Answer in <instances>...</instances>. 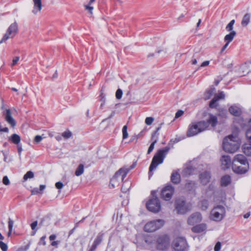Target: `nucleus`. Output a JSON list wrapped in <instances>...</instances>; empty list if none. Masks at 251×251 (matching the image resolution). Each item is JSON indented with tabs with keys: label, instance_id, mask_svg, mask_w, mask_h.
Wrapping results in <instances>:
<instances>
[{
	"label": "nucleus",
	"instance_id": "1",
	"mask_svg": "<svg viewBox=\"0 0 251 251\" xmlns=\"http://www.w3.org/2000/svg\"><path fill=\"white\" fill-rule=\"evenodd\" d=\"M217 123V117L212 114H209L206 121H202L190 125L187 135L188 137H191L206 130H210L216 126Z\"/></svg>",
	"mask_w": 251,
	"mask_h": 251
},
{
	"label": "nucleus",
	"instance_id": "2",
	"mask_svg": "<svg viewBox=\"0 0 251 251\" xmlns=\"http://www.w3.org/2000/svg\"><path fill=\"white\" fill-rule=\"evenodd\" d=\"M217 123V117L212 114H209L206 121H202L190 125L187 135L188 137H191L206 130H210L216 126Z\"/></svg>",
	"mask_w": 251,
	"mask_h": 251
},
{
	"label": "nucleus",
	"instance_id": "3",
	"mask_svg": "<svg viewBox=\"0 0 251 251\" xmlns=\"http://www.w3.org/2000/svg\"><path fill=\"white\" fill-rule=\"evenodd\" d=\"M146 242L151 248L154 247L158 250L164 251L169 248L170 239L168 235L162 234L155 236L153 238H149L146 240Z\"/></svg>",
	"mask_w": 251,
	"mask_h": 251
},
{
	"label": "nucleus",
	"instance_id": "4",
	"mask_svg": "<svg viewBox=\"0 0 251 251\" xmlns=\"http://www.w3.org/2000/svg\"><path fill=\"white\" fill-rule=\"evenodd\" d=\"M240 142L236 136L229 135L223 140V148L224 150L229 153H234L239 148Z\"/></svg>",
	"mask_w": 251,
	"mask_h": 251
},
{
	"label": "nucleus",
	"instance_id": "5",
	"mask_svg": "<svg viewBox=\"0 0 251 251\" xmlns=\"http://www.w3.org/2000/svg\"><path fill=\"white\" fill-rule=\"evenodd\" d=\"M169 150L170 147H166L158 151L152 159L149 168L150 172L155 170L158 165L163 163L164 159Z\"/></svg>",
	"mask_w": 251,
	"mask_h": 251
},
{
	"label": "nucleus",
	"instance_id": "6",
	"mask_svg": "<svg viewBox=\"0 0 251 251\" xmlns=\"http://www.w3.org/2000/svg\"><path fill=\"white\" fill-rule=\"evenodd\" d=\"M225 215V207L221 205H217L211 210L209 217L212 221L220 222L224 218Z\"/></svg>",
	"mask_w": 251,
	"mask_h": 251
},
{
	"label": "nucleus",
	"instance_id": "7",
	"mask_svg": "<svg viewBox=\"0 0 251 251\" xmlns=\"http://www.w3.org/2000/svg\"><path fill=\"white\" fill-rule=\"evenodd\" d=\"M176 209L178 214H184L191 209V205L184 199H179L176 201Z\"/></svg>",
	"mask_w": 251,
	"mask_h": 251
},
{
	"label": "nucleus",
	"instance_id": "8",
	"mask_svg": "<svg viewBox=\"0 0 251 251\" xmlns=\"http://www.w3.org/2000/svg\"><path fill=\"white\" fill-rule=\"evenodd\" d=\"M164 224V221L161 219L151 221L145 225L144 230L148 232H154L160 228Z\"/></svg>",
	"mask_w": 251,
	"mask_h": 251
},
{
	"label": "nucleus",
	"instance_id": "9",
	"mask_svg": "<svg viewBox=\"0 0 251 251\" xmlns=\"http://www.w3.org/2000/svg\"><path fill=\"white\" fill-rule=\"evenodd\" d=\"M174 251H187L188 245L185 238L177 237L175 239L173 243Z\"/></svg>",
	"mask_w": 251,
	"mask_h": 251
},
{
	"label": "nucleus",
	"instance_id": "10",
	"mask_svg": "<svg viewBox=\"0 0 251 251\" xmlns=\"http://www.w3.org/2000/svg\"><path fill=\"white\" fill-rule=\"evenodd\" d=\"M122 171V169H120L111 178L109 184L111 188H114L119 186L120 183L123 181L126 176V172L123 173Z\"/></svg>",
	"mask_w": 251,
	"mask_h": 251
},
{
	"label": "nucleus",
	"instance_id": "11",
	"mask_svg": "<svg viewBox=\"0 0 251 251\" xmlns=\"http://www.w3.org/2000/svg\"><path fill=\"white\" fill-rule=\"evenodd\" d=\"M147 209L154 213L158 212L161 208L160 203L157 197H153L150 199L146 203Z\"/></svg>",
	"mask_w": 251,
	"mask_h": 251
},
{
	"label": "nucleus",
	"instance_id": "12",
	"mask_svg": "<svg viewBox=\"0 0 251 251\" xmlns=\"http://www.w3.org/2000/svg\"><path fill=\"white\" fill-rule=\"evenodd\" d=\"M18 31V25L14 22L10 25L8 28L6 32L2 38V42H5L7 40L13 38L17 33Z\"/></svg>",
	"mask_w": 251,
	"mask_h": 251
},
{
	"label": "nucleus",
	"instance_id": "13",
	"mask_svg": "<svg viewBox=\"0 0 251 251\" xmlns=\"http://www.w3.org/2000/svg\"><path fill=\"white\" fill-rule=\"evenodd\" d=\"M174 188L170 185L165 187L161 191V197L165 201L170 200L174 193Z\"/></svg>",
	"mask_w": 251,
	"mask_h": 251
},
{
	"label": "nucleus",
	"instance_id": "14",
	"mask_svg": "<svg viewBox=\"0 0 251 251\" xmlns=\"http://www.w3.org/2000/svg\"><path fill=\"white\" fill-rule=\"evenodd\" d=\"M211 175L210 172L204 171L201 172L199 175V180L202 185H206L210 181Z\"/></svg>",
	"mask_w": 251,
	"mask_h": 251
},
{
	"label": "nucleus",
	"instance_id": "15",
	"mask_svg": "<svg viewBox=\"0 0 251 251\" xmlns=\"http://www.w3.org/2000/svg\"><path fill=\"white\" fill-rule=\"evenodd\" d=\"M202 220L201 214L198 212H196L191 214L188 218L187 223L189 225H194L197 223H200Z\"/></svg>",
	"mask_w": 251,
	"mask_h": 251
},
{
	"label": "nucleus",
	"instance_id": "16",
	"mask_svg": "<svg viewBox=\"0 0 251 251\" xmlns=\"http://www.w3.org/2000/svg\"><path fill=\"white\" fill-rule=\"evenodd\" d=\"M232 167L233 171L235 173L239 174H243L247 172L248 169V165L244 166L240 164L239 165L237 163H232Z\"/></svg>",
	"mask_w": 251,
	"mask_h": 251
},
{
	"label": "nucleus",
	"instance_id": "17",
	"mask_svg": "<svg viewBox=\"0 0 251 251\" xmlns=\"http://www.w3.org/2000/svg\"><path fill=\"white\" fill-rule=\"evenodd\" d=\"M5 121L12 126L14 127L16 125V122L12 117V113L9 109L6 110L5 112L3 113Z\"/></svg>",
	"mask_w": 251,
	"mask_h": 251
},
{
	"label": "nucleus",
	"instance_id": "18",
	"mask_svg": "<svg viewBox=\"0 0 251 251\" xmlns=\"http://www.w3.org/2000/svg\"><path fill=\"white\" fill-rule=\"evenodd\" d=\"M232 163L239 164L240 165L244 166H246V165H248L246 157L242 154L236 155L234 157L232 161Z\"/></svg>",
	"mask_w": 251,
	"mask_h": 251
},
{
	"label": "nucleus",
	"instance_id": "19",
	"mask_svg": "<svg viewBox=\"0 0 251 251\" xmlns=\"http://www.w3.org/2000/svg\"><path fill=\"white\" fill-rule=\"evenodd\" d=\"M197 187V183L194 180H187L184 189L189 192H194Z\"/></svg>",
	"mask_w": 251,
	"mask_h": 251
},
{
	"label": "nucleus",
	"instance_id": "20",
	"mask_svg": "<svg viewBox=\"0 0 251 251\" xmlns=\"http://www.w3.org/2000/svg\"><path fill=\"white\" fill-rule=\"evenodd\" d=\"M225 98V94L223 92H221L218 95L215 96L209 103V107L210 108H215L217 106L216 102L220 99Z\"/></svg>",
	"mask_w": 251,
	"mask_h": 251
},
{
	"label": "nucleus",
	"instance_id": "21",
	"mask_svg": "<svg viewBox=\"0 0 251 251\" xmlns=\"http://www.w3.org/2000/svg\"><path fill=\"white\" fill-rule=\"evenodd\" d=\"M221 165L223 169H226L229 168L231 165V160L229 156L223 155L221 159Z\"/></svg>",
	"mask_w": 251,
	"mask_h": 251
},
{
	"label": "nucleus",
	"instance_id": "22",
	"mask_svg": "<svg viewBox=\"0 0 251 251\" xmlns=\"http://www.w3.org/2000/svg\"><path fill=\"white\" fill-rule=\"evenodd\" d=\"M228 110L231 114L236 117L239 116L242 113L241 108L235 105L231 106Z\"/></svg>",
	"mask_w": 251,
	"mask_h": 251
},
{
	"label": "nucleus",
	"instance_id": "23",
	"mask_svg": "<svg viewBox=\"0 0 251 251\" xmlns=\"http://www.w3.org/2000/svg\"><path fill=\"white\" fill-rule=\"evenodd\" d=\"M102 240V234H99L95 238L92 246L91 247L90 251H94L96 250L97 246L101 243Z\"/></svg>",
	"mask_w": 251,
	"mask_h": 251
},
{
	"label": "nucleus",
	"instance_id": "24",
	"mask_svg": "<svg viewBox=\"0 0 251 251\" xmlns=\"http://www.w3.org/2000/svg\"><path fill=\"white\" fill-rule=\"evenodd\" d=\"M206 228V224H201L193 227L192 228V230L193 232L195 233H200L205 230Z\"/></svg>",
	"mask_w": 251,
	"mask_h": 251
},
{
	"label": "nucleus",
	"instance_id": "25",
	"mask_svg": "<svg viewBox=\"0 0 251 251\" xmlns=\"http://www.w3.org/2000/svg\"><path fill=\"white\" fill-rule=\"evenodd\" d=\"M34 2V8L32 12L36 14L40 11L42 8V2L41 0H33Z\"/></svg>",
	"mask_w": 251,
	"mask_h": 251
},
{
	"label": "nucleus",
	"instance_id": "26",
	"mask_svg": "<svg viewBox=\"0 0 251 251\" xmlns=\"http://www.w3.org/2000/svg\"><path fill=\"white\" fill-rule=\"evenodd\" d=\"M172 182L174 184H178L180 182V176L176 172H173L171 177Z\"/></svg>",
	"mask_w": 251,
	"mask_h": 251
},
{
	"label": "nucleus",
	"instance_id": "27",
	"mask_svg": "<svg viewBox=\"0 0 251 251\" xmlns=\"http://www.w3.org/2000/svg\"><path fill=\"white\" fill-rule=\"evenodd\" d=\"M230 182L231 178L228 175H225L221 178V184L222 186H227Z\"/></svg>",
	"mask_w": 251,
	"mask_h": 251
},
{
	"label": "nucleus",
	"instance_id": "28",
	"mask_svg": "<svg viewBox=\"0 0 251 251\" xmlns=\"http://www.w3.org/2000/svg\"><path fill=\"white\" fill-rule=\"evenodd\" d=\"M194 169L192 166H188L184 168L182 171V175L184 176H188L193 174Z\"/></svg>",
	"mask_w": 251,
	"mask_h": 251
},
{
	"label": "nucleus",
	"instance_id": "29",
	"mask_svg": "<svg viewBox=\"0 0 251 251\" xmlns=\"http://www.w3.org/2000/svg\"><path fill=\"white\" fill-rule=\"evenodd\" d=\"M236 34V32L235 31H232L229 34L226 35L225 36L224 40L227 43H229L231 42L233 39L234 37L235 36Z\"/></svg>",
	"mask_w": 251,
	"mask_h": 251
},
{
	"label": "nucleus",
	"instance_id": "30",
	"mask_svg": "<svg viewBox=\"0 0 251 251\" xmlns=\"http://www.w3.org/2000/svg\"><path fill=\"white\" fill-rule=\"evenodd\" d=\"M243 150L247 155H251V143H246L243 145Z\"/></svg>",
	"mask_w": 251,
	"mask_h": 251
},
{
	"label": "nucleus",
	"instance_id": "31",
	"mask_svg": "<svg viewBox=\"0 0 251 251\" xmlns=\"http://www.w3.org/2000/svg\"><path fill=\"white\" fill-rule=\"evenodd\" d=\"M199 206L202 210H206L209 206L208 201L206 200H202L200 201Z\"/></svg>",
	"mask_w": 251,
	"mask_h": 251
},
{
	"label": "nucleus",
	"instance_id": "32",
	"mask_svg": "<svg viewBox=\"0 0 251 251\" xmlns=\"http://www.w3.org/2000/svg\"><path fill=\"white\" fill-rule=\"evenodd\" d=\"M250 14L249 13L246 14L242 20L241 25L243 26H246L250 22Z\"/></svg>",
	"mask_w": 251,
	"mask_h": 251
},
{
	"label": "nucleus",
	"instance_id": "33",
	"mask_svg": "<svg viewBox=\"0 0 251 251\" xmlns=\"http://www.w3.org/2000/svg\"><path fill=\"white\" fill-rule=\"evenodd\" d=\"M131 183L129 181H125L121 188V191L124 193L127 192L130 188Z\"/></svg>",
	"mask_w": 251,
	"mask_h": 251
},
{
	"label": "nucleus",
	"instance_id": "34",
	"mask_svg": "<svg viewBox=\"0 0 251 251\" xmlns=\"http://www.w3.org/2000/svg\"><path fill=\"white\" fill-rule=\"evenodd\" d=\"M215 88H211L207 91H206L203 96V99L205 100H207L209 99L212 95H213L214 92L215 91Z\"/></svg>",
	"mask_w": 251,
	"mask_h": 251
},
{
	"label": "nucleus",
	"instance_id": "35",
	"mask_svg": "<svg viewBox=\"0 0 251 251\" xmlns=\"http://www.w3.org/2000/svg\"><path fill=\"white\" fill-rule=\"evenodd\" d=\"M12 142L16 145H18L21 141V137L17 134H13L11 137Z\"/></svg>",
	"mask_w": 251,
	"mask_h": 251
},
{
	"label": "nucleus",
	"instance_id": "36",
	"mask_svg": "<svg viewBox=\"0 0 251 251\" xmlns=\"http://www.w3.org/2000/svg\"><path fill=\"white\" fill-rule=\"evenodd\" d=\"M83 172L84 165L82 164H79L75 172V175L76 176H79L81 175L83 173Z\"/></svg>",
	"mask_w": 251,
	"mask_h": 251
},
{
	"label": "nucleus",
	"instance_id": "37",
	"mask_svg": "<svg viewBox=\"0 0 251 251\" xmlns=\"http://www.w3.org/2000/svg\"><path fill=\"white\" fill-rule=\"evenodd\" d=\"M14 225V222L10 218L8 219V232L7 233L8 236H10L12 231V228Z\"/></svg>",
	"mask_w": 251,
	"mask_h": 251
},
{
	"label": "nucleus",
	"instance_id": "38",
	"mask_svg": "<svg viewBox=\"0 0 251 251\" xmlns=\"http://www.w3.org/2000/svg\"><path fill=\"white\" fill-rule=\"evenodd\" d=\"M249 128L247 129L246 131V136L250 142L251 143V118L249 121Z\"/></svg>",
	"mask_w": 251,
	"mask_h": 251
},
{
	"label": "nucleus",
	"instance_id": "39",
	"mask_svg": "<svg viewBox=\"0 0 251 251\" xmlns=\"http://www.w3.org/2000/svg\"><path fill=\"white\" fill-rule=\"evenodd\" d=\"M157 140H158L157 137H155V138L153 140H152L153 141V142L151 144L150 146L149 147V148L148 149V152H147L148 154H150L152 151V150L154 149V145L157 142Z\"/></svg>",
	"mask_w": 251,
	"mask_h": 251
},
{
	"label": "nucleus",
	"instance_id": "40",
	"mask_svg": "<svg viewBox=\"0 0 251 251\" xmlns=\"http://www.w3.org/2000/svg\"><path fill=\"white\" fill-rule=\"evenodd\" d=\"M235 23V20H231L226 26V29L227 31H233V25Z\"/></svg>",
	"mask_w": 251,
	"mask_h": 251
},
{
	"label": "nucleus",
	"instance_id": "41",
	"mask_svg": "<svg viewBox=\"0 0 251 251\" xmlns=\"http://www.w3.org/2000/svg\"><path fill=\"white\" fill-rule=\"evenodd\" d=\"M34 177V173L32 171H28L24 176V180L26 181L28 178H32Z\"/></svg>",
	"mask_w": 251,
	"mask_h": 251
},
{
	"label": "nucleus",
	"instance_id": "42",
	"mask_svg": "<svg viewBox=\"0 0 251 251\" xmlns=\"http://www.w3.org/2000/svg\"><path fill=\"white\" fill-rule=\"evenodd\" d=\"M136 165V162H134L132 165H131L129 168H121L120 169H122V172L123 173L126 172V175L128 173V172L131 170V169H133Z\"/></svg>",
	"mask_w": 251,
	"mask_h": 251
},
{
	"label": "nucleus",
	"instance_id": "43",
	"mask_svg": "<svg viewBox=\"0 0 251 251\" xmlns=\"http://www.w3.org/2000/svg\"><path fill=\"white\" fill-rule=\"evenodd\" d=\"M127 126L126 125H125L123 126L122 129V132H123V139H125L127 138L128 137V133L127 132Z\"/></svg>",
	"mask_w": 251,
	"mask_h": 251
},
{
	"label": "nucleus",
	"instance_id": "44",
	"mask_svg": "<svg viewBox=\"0 0 251 251\" xmlns=\"http://www.w3.org/2000/svg\"><path fill=\"white\" fill-rule=\"evenodd\" d=\"M72 134L69 130L66 131L62 133V136L65 139L70 138Z\"/></svg>",
	"mask_w": 251,
	"mask_h": 251
},
{
	"label": "nucleus",
	"instance_id": "45",
	"mask_svg": "<svg viewBox=\"0 0 251 251\" xmlns=\"http://www.w3.org/2000/svg\"><path fill=\"white\" fill-rule=\"evenodd\" d=\"M153 121L154 118L151 117H147L145 119V123L148 126L151 125Z\"/></svg>",
	"mask_w": 251,
	"mask_h": 251
},
{
	"label": "nucleus",
	"instance_id": "46",
	"mask_svg": "<svg viewBox=\"0 0 251 251\" xmlns=\"http://www.w3.org/2000/svg\"><path fill=\"white\" fill-rule=\"evenodd\" d=\"M123 95V91L121 89H118L116 92V97L119 100L122 98Z\"/></svg>",
	"mask_w": 251,
	"mask_h": 251
},
{
	"label": "nucleus",
	"instance_id": "47",
	"mask_svg": "<svg viewBox=\"0 0 251 251\" xmlns=\"http://www.w3.org/2000/svg\"><path fill=\"white\" fill-rule=\"evenodd\" d=\"M0 248L2 251L7 250V245L2 241H0Z\"/></svg>",
	"mask_w": 251,
	"mask_h": 251
},
{
	"label": "nucleus",
	"instance_id": "48",
	"mask_svg": "<svg viewBox=\"0 0 251 251\" xmlns=\"http://www.w3.org/2000/svg\"><path fill=\"white\" fill-rule=\"evenodd\" d=\"M160 128H161V126L157 127L156 128V130L153 132V133L152 134V136H151V140H153L156 137H158V132L160 129Z\"/></svg>",
	"mask_w": 251,
	"mask_h": 251
},
{
	"label": "nucleus",
	"instance_id": "49",
	"mask_svg": "<svg viewBox=\"0 0 251 251\" xmlns=\"http://www.w3.org/2000/svg\"><path fill=\"white\" fill-rule=\"evenodd\" d=\"M43 137L40 135H36L34 138V141L36 143H39L43 139Z\"/></svg>",
	"mask_w": 251,
	"mask_h": 251
},
{
	"label": "nucleus",
	"instance_id": "50",
	"mask_svg": "<svg viewBox=\"0 0 251 251\" xmlns=\"http://www.w3.org/2000/svg\"><path fill=\"white\" fill-rule=\"evenodd\" d=\"M2 182L4 185H8L10 183L9 180L7 176H4L2 179Z\"/></svg>",
	"mask_w": 251,
	"mask_h": 251
},
{
	"label": "nucleus",
	"instance_id": "51",
	"mask_svg": "<svg viewBox=\"0 0 251 251\" xmlns=\"http://www.w3.org/2000/svg\"><path fill=\"white\" fill-rule=\"evenodd\" d=\"M221 248V244L220 242H218L215 247H214V251H219Z\"/></svg>",
	"mask_w": 251,
	"mask_h": 251
},
{
	"label": "nucleus",
	"instance_id": "52",
	"mask_svg": "<svg viewBox=\"0 0 251 251\" xmlns=\"http://www.w3.org/2000/svg\"><path fill=\"white\" fill-rule=\"evenodd\" d=\"M55 187L58 189H60L63 188V184L61 182H57L55 183Z\"/></svg>",
	"mask_w": 251,
	"mask_h": 251
},
{
	"label": "nucleus",
	"instance_id": "53",
	"mask_svg": "<svg viewBox=\"0 0 251 251\" xmlns=\"http://www.w3.org/2000/svg\"><path fill=\"white\" fill-rule=\"evenodd\" d=\"M184 113V112L182 110H178L176 114L175 118H178L182 116Z\"/></svg>",
	"mask_w": 251,
	"mask_h": 251
},
{
	"label": "nucleus",
	"instance_id": "54",
	"mask_svg": "<svg viewBox=\"0 0 251 251\" xmlns=\"http://www.w3.org/2000/svg\"><path fill=\"white\" fill-rule=\"evenodd\" d=\"M38 222L37 221H34L30 225L31 228L32 230H35L37 226Z\"/></svg>",
	"mask_w": 251,
	"mask_h": 251
},
{
	"label": "nucleus",
	"instance_id": "55",
	"mask_svg": "<svg viewBox=\"0 0 251 251\" xmlns=\"http://www.w3.org/2000/svg\"><path fill=\"white\" fill-rule=\"evenodd\" d=\"M85 9L88 10L89 11V13L91 14H92V13H93L92 11L93 10V7L86 5H85Z\"/></svg>",
	"mask_w": 251,
	"mask_h": 251
},
{
	"label": "nucleus",
	"instance_id": "56",
	"mask_svg": "<svg viewBox=\"0 0 251 251\" xmlns=\"http://www.w3.org/2000/svg\"><path fill=\"white\" fill-rule=\"evenodd\" d=\"M19 60V57H18V56L15 57L13 59L12 66H13L15 65H16Z\"/></svg>",
	"mask_w": 251,
	"mask_h": 251
},
{
	"label": "nucleus",
	"instance_id": "57",
	"mask_svg": "<svg viewBox=\"0 0 251 251\" xmlns=\"http://www.w3.org/2000/svg\"><path fill=\"white\" fill-rule=\"evenodd\" d=\"M31 192L32 194L36 195L39 193L40 192V191L39 189H38V188H35L32 190Z\"/></svg>",
	"mask_w": 251,
	"mask_h": 251
},
{
	"label": "nucleus",
	"instance_id": "58",
	"mask_svg": "<svg viewBox=\"0 0 251 251\" xmlns=\"http://www.w3.org/2000/svg\"><path fill=\"white\" fill-rule=\"evenodd\" d=\"M46 238V236L45 235V236H42L40 239V243L41 244H43V245H46V242L45 241Z\"/></svg>",
	"mask_w": 251,
	"mask_h": 251
},
{
	"label": "nucleus",
	"instance_id": "59",
	"mask_svg": "<svg viewBox=\"0 0 251 251\" xmlns=\"http://www.w3.org/2000/svg\"><path fill=\"white\" fill-rule=\"evenodd\" d=\"M17 148H18V151L19 153V154L20 155L21 153V152L22 151V146L21 145H17Z\"/></svg>",
	"mask_w": 251,
	"mask_h": 251
},
{
	"label": "nucleus",
	"instance_id": "60",
	"mask_svg": "<svg viewBox=\"0 0 251 251\" xmlns=\"http://www.w3.org/2000/svg\"><path fill=\"white\" fill-rule=\"evenodd\" d=\"M46 219L43 218L42 219L41 222H40L39 226L40 227L43 226H45V222Z\"/></svg>",
	"mask_w": 251,
	"mask_h": 251
},
{
	"label": "nucleus",
	"instance_id": "61",
	"mask_svg": "<svg viewBox=\"0 0 251 251\" xmlns=\"http://www.w3.org/2000/svg\"><path fill=\"white\" fill-rule=\"evenodd\" d=\"M209 64V61H205L201 63V67H205V66H208Z\"/></svg>",
	"mask_w": 251,
	"mask_h": 251
},
{
	"label": "nucleus",
	"instance_id": "62",
	"mask_svg": "<svg viewBox=\"0 0 251 251\" xmlns=\"http://www.w3.org/2000/svg\"><path fill=\"white\" fill-rule=\"evenodd\" d=\"M56 237V236L55 234H51V235L50 236L49 239L50 241H53L55 239Z\"/></svg>",
	"mask_w": 251,
	"mask_h": 251
},
{
	"label": "nucleus",
	"instance_id": "63",
	"mask_svg": "<svg viewBox=\"0 0 251 251\" xmlns=\"http://www.w3.org/2000/svg\"><path fill=\"white\" fill-rule=\"evenodd\" d=\"M59 242L58 241H53L51 243V245L52 246H56V247H57V245H58Z\"/></svg>",
	"mask_w": 251,
	"mask_h": 251
},
{
	"label": "nucleus",
	"instance_id": "64",
	"mask_svg": "<svg viewBox=\"0 0 251 251\" xmlns=\"http://www.w3.org/2000/svg\"><path fill=\"white\" fill-rule=\"evenodd\" d=\"M229 43H226V44L223 47L222 50H221V51L223 52L226 49Z\"/></svg>",
	"mask_w": 251,
	"mask_h": 251
}]
</instances>
